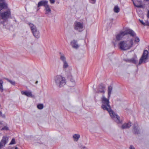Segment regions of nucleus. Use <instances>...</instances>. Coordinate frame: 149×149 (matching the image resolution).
I'll return each instance as SVG.
<instances>
[{"label":"nucleus","instance_id":"obj_28","mask_svg":"<svg viewBox=\"0 0 149 149\" xmlns=\"http://www.w3.org/2000/svg\"><path fill=\"white\" fill-rule=\"evenodd\" d=\"M134 133L135 134H138L139 132V130L138 129V128L137 127L134 128Z\"/></svg>","mask_w":149,"mask_h":149},{"label":"nucleus","instance_id":"obj_8","mask_svg":"<svg viewBox=\"0 0 149 149\" xmlns=\"http://www.w3.org/2000/svg\"><path fill=\"white\" fill-rule=\"evenodd\" d=\"M11 15V13L10 10H8L7 11L1 13L0 15L2 19L4 20H6L9 18Z\"/></svg>","mask_w":149,"mask_h":149},{"label":"nucleus","instance_id":"obj_22","mask_svg":"<svg viewBox=\"0 0 149 149\" xmlns=\"http://www.w3.org/2000/svg\"><path fill=\"white\" fill-rule=\"evenodd\" d=\"M73 137L75 141H77L80 138V136L79 134H75L73 135Z\"/></svg>","mask_w":149,"mask_h":149},{"label":"nucleus","instance_id":"obj_1","mask_svg":"<svg viewBox=\"0 0 149 149\" xmlns=\"http://www.w3.org/2000/svg\"><path fill=\"white\" fill-rule=\"evenodd\" d=\"M134 45L133 39L132 36H128L126 40L120 41L118 45L120 49L122 50L125 51L130 49Z\"/></svg>","mask_w":149,"mask_h":149},{"label":"nucleus","instance_id":"obj_31","mask_svg":"<svg viewBox=\"0 0 149 149\" xmlns=\"http://www.w3.org/2000/svg\"><path fill=\"white\" fill-rule=\"evenodd\" d=\"M3 130H8V128L7 126H4L1 129Z\"/></svg>","mask_w":149,"mask_h":149},{"label":"nucleus","instance_id":"obj_38","mask_svg":"<svg viewBox=\"0 0 149 149\" xmlns=\"http://www.w3.org/2000/svg\"><path fill=\"white\" fill-rule=\"evenodd\" d=\"M147 16V17L149 18V10H148V11Z\"/></svg>","mask_w":149,"mask_h":149},{"label":"nucleus","instance_id":"obj_20","mask_svg":"<svg viewBox=\"0 0 149 149\" xmlns=\"http://www.w3.org/2000/svg\"><path fill=\"white\" fill-rule=\"evenodd\" d=\"M45 10L46 11V14H49L51 13V10L49 5L47 4L45 7Z\"/></svg>","mask_w":149,"mask_h":149},{"label":"nucleus","instance_id":"obj_36","mask_svg":"<svg viewBox=\"0 0 149 149\" xmlns=\"http://www.w3.org/2000/svg\"><path fill=\"white\" fill-rule=\"evenodd\" d=\"M50 3H55V0H49Z\"/></svg>","mask_w":149,"mask_h":149},{"label":"nucleus","instance_id":"obj_11","mask_svg":"<svg viewBox=\"0 0 149 149\" xmlns=\"http://www.w3.org/2000/svg\"><path fill=\"white\" fill-rule=\"evenodd\" d=\"M21 93L22 95H24L29 97H34L31 91H21Z\"/></svg>","mask_w":149,"mask_h":149},{"label":"nucleus","instance_id":"obj_18","mask_svg":"<svg viewBox=\"0 0 149 149\" xmlns=\"http://www.w3.org/2000/svg\"><path fill=\"white\" fill-rule=\"evenodd\" d=\"M112 87L111 86H109L108 87V97H110L112 91Z\"/></svg>","mask_w":149,"mask_h":149},{"label":"nucleus","instance_id":"obj_42","mask_svg":"<svg viewBox=\"0 0 149 149\" xmlns=\"http://www.w3.org/2000/svg\"><path fill=\"white\" fill-rule=\"evenodd\" d=\"M0 124H1V123L0 122Z\"/></svg>","mask_w":149,"mask_h":149},{"label":"nucleus","instance_id":"obj_35","mask_svg":"<svg viewBox=\"0 0 149 149\" xmlns=\"http://www.w3.org/2000/svg\"><path fill=\"white\" fill-rule=\"evenodd\" d=\"M145 25H148L149 26V22L148 21H146L145 22Z\"/></svg>","mask_w":149,"mask_h":149},{"label":"nucleus","instance_id":"obj_26","mask_svg":"<svg viewBox=\"0 0 149 149\" xmlns=\"http://www.w3.org/2000/svg\"><path fill=\"white\" fill-rule=\"evenodd\" d=\"M3 81L2 80H0V89L1 92H2L3 91Z\"/></svg>","mask_w":149,"mask_h":149},{"label":"nucleus","instance_id":"obj_41","mask_svg":"<svg viewBox=\"0 0 149 149\" xmlns=\"http://www.w3.org/2000/svg\"><path fill=\"white\" fill-rule=\"evenodd\" d=\"M3 1V0H0V1Z\"/></svg>","mask_w":149,"mask_h":149},{"label":"nucleus","instance_id":"obj_21","mask_svg":"<svg viewBox=\"0 0 149 149\" xmlns=\"http://www.w3.org/2000/svg\"><path fill=\"white\" fill-rule=\"evenodd\" d=\"M136 34L134 36H132V38L134 39V42L135 43H138L140 41V39L138 37L136 36Z\"/></svg>","mask_w":149,"mask_h":149},{"label":"nucleus","instance_id":"obj_33","mask_svg":"<svg viewBox=\"0 0 149 149\" xmlns=\"http://www.w3.org/2000/svg\"><path fill=\"white\" fill-rule=\"evenodd\" d=\"M0 116L3 118H4L5 117V115L4 114H2L1 111H0Z\"/></svg>","mask_w":149,"mask_h":149},{"label":"nucleus","instance_id":"obj_39","mask_svg":"<svg viewBox=\"0 0 149 149\" xmlns=\"http://www.w3.org/2000/svg\"><path fill=\"white\" fill-rule=\"evenodd\" d=\"M38 81H36V83H35V84H38Z\"/></svg>","mask_w":149,"mask_h":149},{"label":"nucleus","instance_id":"obj_2","mask_svg":"<svg viewBox=\"0 0 149 149\" xmlns=\"http://www.w3.org/2000/svg\"><path fill=\"white\" fill-rule=\"evenodd\" d=\"M109 104V103H104L102 105V108L104 110L107 111L112 118L116 119V121L117 123H120L121 122V121L120 120L119 117L111 109V107Z\"/></svg>","mask_w":149,"mask_h":149},{"label":"nucleus","instance_id":"obj_4","mask_svg":"<svg viewBox=\"0 0 149 149\" xmlns=\"http://www.w3.org/2000/svg\"><path fill=\"white\" fill-rule=\"evenodd\" d=\"M128 34H130L132 36H134L135 35V33L133 31L130 29H127L124 31H121L118 33L116 36V39L118 40H120L125 36Z\"/></svg>","mask_w":149,"mask_h":149},{"label":"nucleus","instance_id":"obj_19","mask_svg":"<svg viewBox=\"0 0 149 149\" xmlns=\"http://www.w3.org/2000/svg\"><path fill=\"white\" fill-rule=\"evenodd\" d=\"M131 126V123H125L122 125V129H125L128 128Z\"/></svg>","mask_w":149,"mask_h":149},{"label":"nucleus","instance_id":"obj_16","mask_svg":"<svg viewBox=\"0 0 149 149\" xmlns=\"http://www.w3.org/2000/svg\"><path fill=\"white\" fill-rule=\"evenodd\" d=\"M48 1H46L43 0L40 1L38 4V7H39L42 6H43L45 7L47 5Z\"/></svg>","mask_w":149,"mask_h":149},{"label":"nucleus","instance_id":"obj_23","mask_svg":"<svg viewBox=\"0 0 149 149\" xmlns=\"http://www.w3.org/2000/svg\"><path fill=\"white\" fill-rule=\"evenodd\" d=\"M127 61L130 63H136V60L135 58H132L129 59H128Z\"/></svg>","mask_w":149,"mask_h":149},{"label":"nucleus","instance_id":"obj_34","mask_svg":"<svg viewBox=\"0 0 149 149\" xmlns=\"http://www.w3.org/2000/svg\"><path fill=\"white\" fill-rule=\"evenodd\" d=\"M140 22L143 25L145 26V23L143 21L141 20H139Z\"/></svg>","mask_w":149,"mask_h":149},{"label":"nucleus","instance_id":"obj_15","mask_svg":"<svg viewBox=\"0 0 149 149\" xmlns=\"http://www.w3.org/2000/svg\"><path fill=\"white\" fill-rule=\"evenodd\" d=\"M109 98L108 97V95L107 97H106L103 94L101 98V100L103 102H109Z\"/></svg>","mask_w":149,"mask_h":149},{"label":"nucleus","instance_id":"obj_43","mask_svg":"<svg viewBox=\"0 0 149 149\" xmlns=\"http://www.w3.org/2000/svg\"><path fill=\"white\" fill-rule=\"evenodd\" d=\"M147 1H148L149 0H146Z\"/></svg>","mask_w":149,"mask_h":149},{"label":"nucleus","instance_id":"obj_13","mask_svg":"<svg viewBox=\"0 0 149 149\" xmlns=\"http://www.w3.org/2000/svg\"><path fill=\"white\" fill-rule=\"evenodd\" d=\"M70 45L72 47L75 49H77L79 47V45L78 44L77 41L75 40H73L70 42Z\"/></svg>","mask_w":149,"mask_h":149},{"label":"nucleus","instance_id":"obj_9","mask_svg":"<svg viewBox=\"0 0 149 149\" xmlns=\"http://www.w3.org/2000/svg\"><path fill=\"white\" fill-rule=\"evenodd\" d=\"M60 58L63 63V68L64 69L68 68L69 66V64L66 61L65 56L64 55H61Z\"/></svg>","mask_w":149,"mask_h":149},{"label":"nucleus","instance_id":"obj_3","mask_svg":"<svg viewBox=\"0 0 149 149\" xmlns=\"http://www.w3.org/2000/svg\"><path fill=\"white\" fill-rule=\"evenodd\" d=\"M54 81L56 85L61 87L66 84L65 78L61 75H57L55 76L54 79Z\"/></svg>","mask_w":149,"mask_h":149},{"label":"nucleus","instance_id":"obj_5","mask_svg":"<svg viewBox=\"0 0 149 149\" xmlns=\"http://www.w3.org/2000/svg\"><path fill=\"white\" fill-rule=\"evenodd\" d=\"M28 25L29 26L34 36L37 38H38L39 37V33L36 26L31 23H29Z\"/></svg>","mask_w":149,"mask_h":149},{"label":"nucleus","instance_id":"obj_27","mask_svg":"<svg viewBox=\"0 0 149 149\" xmlns=\"http://www.w3.org/2000/svg\"><path fill=\"white\" fill-rule=\"evenodd\" d=\"M139 3V4L138 5L136 3H134V5L135 6H136L138 8H143V6L141 4V2H140Z\"/></svg>","mask_w":149,"mask_h":149},{"label":"nucleus","instance_id":"obj_24","mask_svg":"<svg viewBox=\"0 0 149 149\" xmlns=\"http://www.w3.org/2000/svg\"><path fill=\"white\" fill-rule=\"evenodd\" d=\"M6 7V5L4 3H0V11L3 9L5 8Z\"/></svg>","mask_w":149,"mask_h":149},{"label":"nucleus","instance_id":"obj_14","mask_svg":"<svg viewBox=\"0 0 149 149\" xmlns=\"http://www.w3.org/2000/svg\"><path fill=\"white\" fill-rule=\"evenodd\" d=\"M65 75L69 79L73 78V77L72 72L71 69H70L66 72Z\"/></svg>","mask_w":149,"mask_h":149},{"label":"nucleus","instance_id":"obj_29","mask_svg":"<svg viewBox=\"0 0 149 149\" xmlns=\"http://www.w3.org/2000/svg\"><path fill=\"white\" fill-rule=\"evenodd\" d=\"M38 108L40 109H41L43 108V105L42 104H40L37 105Z\"/></svg>","mask_w":149,"mask_h":149},{"label":"nucleus","instance_id":"obj_6","mask_svg":"<svg viewBox=\"0 0 149 149\" xmlns=\"http://www.w3.org/2000/svg\"><path fill=\"white\" fill-rule=\"evenodd\" d=\"M84 24L82 22L76 21L74 24V28L76 31L79 32L82 31L83 30Z\"/></svg>","mask_w":149,"mask_h":149},{"label":"nucleus","instance_id":"obj_40","mask_svg":"<svg viewBox=\"0 0 149 149\" xmlns=\"http://www.w3.org/2000/svg\"><path fill=\"white\" fill-rule=\"evenodd\" d=\"M15 149H18V148L17 147H16Z\"/></svg>","mask_w":149,"mask_h":149},{"label":"nucleus","instance_id":"obj_25","mask_svg":"<svg viewBox=\"0 0 149 149\" xmlns=\"http://www.w3.org/2000/svg\"><path fill=\"white\" fill-rule=\"evenodd\" d=\"M113 10L115 12L118 13L120 9L118 6H116L114 7Z\"/></svg>","mask_w":149,"mask_h":149},{"label":"nucleus","instance_id":"obj_7","mask_svg":"<svg viewBox=\"0 0 149 149\" xmlns=\"http://www.w3.org/2000/svg\"><path fill=\"white\" fill-rule=\"evenodd\" d=\"M148 52L147 50L144 51L142 56L140 58L139 61V64H141L142 63H145L146 60L148 58Z\"/></svg>","mask_w":149,"mask_h":149},{"label":"nucleus","instance_id":"obj_17","mask_svg":"<svg viewBox=\"0 0 149 149\" xmlns=\"http://www.w3.org/2000/svg\"><path fill=\"white\" fill-rule=\"evenodd\" d=\"M70 83L69 85L70 87H73L76 85V82L74 78L70 79Z\"/></svg>","mask_w":149,"mask_h":149},{"label":"nucleus","instance_id":"obj_30","mask_svg":"<svg viewBox=\"0 0 149 149\" xmlns=\"http://www.w3.org/2000/svg\"><path fill=\"white\" fill-rule=\"evenodd\" d=\"M6 80L9 82L11 84L15 85V82L14 81L10 80L8 79H6Z\"/></svg>","mask_w":149,"mask_h":149},{"label":"nucleus","instance_id":"obj_12","mask_svg":"<svg viewBox=\"0 0 149 149\" xmlns=\"http://www.w3.org/2000/svg\"><path fill=\"white\" fill-rule=\"evenodd\" d=\"M8 140V138L7 136H3L0 143V147H2L5 146L6 144L7 143Z\"/></svg>","mask_w":149,"mask_h":149},{"label":"nucleus","instance_id":"obj_32","mask_svg":"<svg viewBox=\"0 0 149 149\" xmlns=\"http://www.w3.org/2000/svg\"><path fill=\"white\" fill-rule=\"evenodd\" d=\"M15 143V140L14 139H13L10 143V144H13Z\"/></svg>","mask_w":149,"mask_h":149},{"label":"nucleus","instance_id":"obj_10","mask_svg":"<svg viewBox=\"0 0 149 149\" xmlns=\"http://www.w3.org/2000/svg\"><path fill=\"white\" fill-rule=\"evenodd\" d=\"M97 91H96V93H100L104 94L105 93V88L103 85H99L97 88Z\"/></svg>","mask_w":149,"mask_h":149},{"label":"nucleus","instance_id":"obj_37","mask_svg":"<svg viewBox=\"0 0 149 149\" xmlns=\"http://www.w3.org/2000/svg\"><path fill=\"white\" fill-rule=\"evenodd\" d=\"M130 149H135L134 147L132 146H130Z\"/></svg>","mask_w":149,"mask_h":149}]
</instances>
